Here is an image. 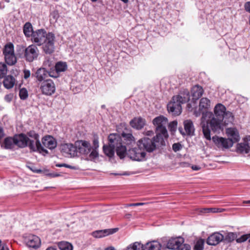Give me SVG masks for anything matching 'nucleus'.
<instances>
[{
	"label": "nucleus",
	"mask_w": 250,
	"mask_h": 250,
	"mask_svg": "<svg viewBox=\"0 0 250 250\" xmlns=\"http://www.w3.org/2000/svg\"><path fill=\"white\" fill-rule=\"evenodd\" d=\"M115 150L117 155L121 158H124L125 154L134 161H142L146 160V153L141 147L130 148L122 144V137L116 133H110V158L114 155Z\"/></svg>",
	"instance_id": "obj_1"
},
{
	"label": "nucleus",
	"mask_w": 250,
	"mask_h": 250,
	"mask_svg": "<svg viewBox=\"0 0 250 250\" xmlns=\"http://www.w3.org/2000/svg\"><path fill=\"white\" fill-rule=\"evenodd\" d=\"M31 40L36 45H42V50L46 54L54 52L55 36L52 32H47L44 29H38L34 32Z\"/></svg>",
	"instance_id": "obj_2"
},
{
	"label": "nucleus",
	"mask_w": 250,
	"mask_h": 250,
	"mask_svg": "<svg viewBox=\"0 0 250 250\" xmlns=\"http://www.w3.org/2000/svg\"><path fill=\"white\" fill-rule=\"evenodd\" d=\"M190 99L189 92L187 89L181 90L179 94L174 96L172 100L167 105V110L172 115L177 116L182 112L181 104L189 101Z\"/></svg>",
	"instance_id": "obj_3"
},
{
	"label": "nucleus",
	"mask_w": 250,
	"mask_h": 250,
	"mask_svg": "<svg viewBox=\"0 0 250 250\" xmlns=\"http://www.w3.org/2000/svg\"><path fill=\"white\" fill-rule=\"evenodd\" d=\"M208 116L209 119L206 122L203 121L201 123L202 131L204 137L208 140H211L210 130L214 132H219L222 130V125L224 124L223 121L218 120L214 116L211 112H206V117Z\"/></svg>",
	"instance_id": "obj_4"
},
{
	"label": "nucleus",
	"mask_w": 250,
	"mask_h": 250,
	"mask_svg": "<svg viewBox=\"0 0 250 250\" xmlns=\"http://www.w3.org/2000/svg\"><path fill=\"white\" fill-rule=\"evenodd\" d=\"M165 140L162 137L158 136L156 138V135L152 139L144 137L138 141L137 146L141 147L144 151L152 152L156 149L157 147L165 146Z\"/></svg>",
	"instance_id": "obj_5"
},
{
	"label": "nucleus",
	"mask_w": 250,
	"mask_h": 250,
	"mask_svg": "<svg viewBox=\"0 0 250 250\" xmlns=\"http://www.w3.org/2000/svg\"><path fill=\"white\" fill-rule=\"evenodd\" d=\"M214 116L223 122L224 125L232 124L234 121V116L232 113L227 111L226 107L221 104H217L214 108Z\"/></svg>",
	"instance_id": "obj_6"
},
{
	"label": "nucleus",
	"mask_w": 250,
	"mask_h": 250,
	"mask_svg": "<svg viewBox=\"0 0 250 250\" xmlns=\"http://www.w3.org/2000/svg\"><path fill=\"white\" fill-rule=\"evenodd\" d=\"M152 123L156 128V138L159 136L164 139H167L168 137V134L166 128V125L168 123L167 119L164 116L160 115L155 118L153 120Z\"/></svg>",
	"instance_id": "obj_7"
},
{
	"label": "nucleus",
	"mask_w": 250,
	"mask_h": 250,
	"mask_svg": "<svg viewBox=\"0 0 250 250\" xmlns=\"http://www.w3.org/2000/svg\"><path fill=\"white\" fill-rule=\"evenodd\" d=\"M39 84L40 90L43 95L50 96L56 92L55 84L51 79H46Z\"/></svg>",
	"instance_id": "obj_8"
},
{
	"label": "nucleus",
	"mask_w": 250,
	"mask_h": 250,
	"mask_svg": "<svg viewBox=\"0 0 250 250\" xmlns=\"http://www.w3.org/2000/svg\"><path fill=\"white\" fill-rule=\"evenodd\" d=\"M39 55V50L36 45H30L24 50V58L29 62L37 60Z\"/></svg>",
	"instance_id": "obj_9"
},
{
	"label": "nucleus",
	"mask_w": 250,
	"mask_h": 250,
	"mask_svg": "<svg viewBox=\"0 0 250 250\" xmlns=\"http://www.w3.org/2000/svg\"><path fill=\"white\" fill-rule=\"evenodd\" d=\"M162 243L166 244V248L170 250H176L179 245L184 243V239L181 237H171L168 239L166 237L162 238Z\"/></svg>",
	"instance_id": "obj_10"
},
{
	"label": "nucleus",
	"mask_w": 250,
	"mask_h": 250,
	"mask_svg": "<svg viewBox=\"0 0 250 250\" xmlns=\"http://www.w3.org/2000/svg\"><path fill=\"white\" fill-rule=\"evenodd\" d=\"M61 151L66 157L75 156L77 153V146L72 144H63L61 145Z\"/></svg>",
	"instance_id": "obj_11"
},
{
	"label": "nucleus",
	"mask_w": 250,
	"mask_h": 250,
	"mask_svg": "<svg viewBox=\"0 0 250 250\" xmlns=\"http://www.w3.org/2000/svg\"><path fill=\"white\" fill-rule=\"evenodd\" d=\"M212 139L214 143L218 147L228 148L231 147L233 144V142L231 139L219 137L216 136H213Z\"/></svg>",
	"instance_id": "obj_12"
},
{
	"label": "nucleus",
	"mask_w": 250,
	"mask_h": 250,
	"mask_svg": "<svg viewBox=\"0 0 250 250\" xmlns=\"http://www.w3.org/2000/svg\"><path fill=\"white\" fill-rule=\"evenodd\" d=\"M27 146L29 147L31 152H39L40 153L44 152L46 154H48L49 153L48 150L42 146L40 140H39V144H38L37 141L29 138V142L27 143Z\"/></svg>",
	"instance_id": "obj_13"
},
{
	"label": "nucleus",
	"mask_w": 250,
	"mask_h": 250,
	"mask_svg": "<svg viewBox=\"0 0 250 250\" xmlns=\"http://www.w3.org/2000/svg\"><path fill=\"white\" fill-rule=\"evenodd\" d=\"M48 76L53 78L58 77V75H53L52 73V72L47 71L44 68H40L38 69L35 73V77L40 83H41L43 81L48 79L47 78Z\"/></svg>",
	"instance_id": "obj_14"
},
{
	"label": "nucleus",
	"mask_w": 250,
	"mask_h": 250,
	"mask_svg": "<svg viewBox=\"0 0 250 250\" xmlns=\"http://www.w3.org/2000/svg\"><path fill=\"white\" fill-rule=\"evenodd\" d=\"M15 144L20 148H24L27 146L29 137L24 133L15 134L14 135Z\"/></svg>",
	"instance_id": "obj_15"
},
{
	"label": "nucleus",
	"mask_w": 250,
	"mask_h": 250,
	"mask_svg": "<svg viewBox=\"0 0 250 250\" xmlns=\"http://www.w3.org/2000/svg\"><path fill=\"white\" fill-rule=\"evenodd\" d=\"M42 142L44 147L50 150L55 148L57 145L56 139L51 135H46L42 137Z\"/></svg>",
	"instance_id": "obj_16"
},
{
	"label": "nucleus",
	"mask_w": 250,
	"mask_h": 250,
	"mask_svg": "<svg viewBox=\"0 0 250 250\" xmlns=\"http://www.w3.org/2000/svg\"><path fill=\"white\" fill-rule=\"evenodd\" d=\"M184 129L186 133L183 131L181 127L179 128V130L183 135H187L188 136H192L194 133V127L193 122L190 120H187L184 122Z\"/></svg>",
	"instance_id": "obj_17"
},
{
	"label": "nucleus",
	"mask_w": 250,
	"mask_h": 250,
	"mask_svg": "<svg viewBox=\"0 0 250 250\" xmlns=\"http://www.w3.org/2000/svg\"><path fill=\"white\" fill-rule=\"evenodd\" d=\"M224 239V235L218 232H214L208 237L207 240V243L208 245L215 246L223 241Z\"/></svg>",
	"instance_id": "obj_18"
},
{
	"label": "nucleus",
	"mask_w": 250,
	"mask_h": 250,
	"mask_svg": "<svg viewBox=\"0 0 250 250\" xmlns=\"http://www.w3.org/2000/svg\"><path fill=\"white\" fill-rule=\"evenodd\" d=\"M129 125L136 130L142 129L146 125V119L139 116L133 118L129 122Z\"/></svg>",
	"instance_id": "obj_19"
},
{
	"label": "nucleus",
	"mask_w": 250,
	"mask_h": 250,
	"mask_svg": "<svg viewBox=\"0 0 250 250\" xmlns=\"http://www.w3.org/2000/svg\"><path fill=\"white\" fill-rule=\"evenodd\" d=\"M26 243L28 247L37 249L41 245V240L38 236L35 235H30L26 239Z\"/></svg>",
	"instance_id": "obj_20"
},
{
	"label": "nucleus",
	"mask_w": 250,
	"mask_h": 250,
	"mask_svg": "<svg viewBox=\"0 0 250 250\" xmlns=\"http://www.w3.org/2000/svg\"><path fill=\"white\" fill-rule=\"evenodd\" d=\"M0 144L1 148L5 149H13L15 145L14 136L13 137H6L3 142L0 140Z\"/></svg>",
	"instance_id": "obj_21"
},
{
	"label": "nucleus",
	"mask_w": 250,
	"mask_h": 250,
	"mask_svg": "<svg viewBox=\"0 0 250 250\" xmlns=\"http://www.w3.org/2000/svg\"><path fill=\"white\" fill-rule=\"evenodd\" d=\"M191 92L192 100L196 101L202 96L204 90L202 86L195 85L191 88Z\"/></svg>",
	"instance_id": "obj_22"
},
{
	"label": "nucleus",
	"mask_w": 250,
	"mask_h": 250,
	"mask_svg": "<svg viewBox=\"0 0 250 250\" xmlns=\"http://www.w3.org/2000/svg\"><path fill=\"white\" fill-rule=\"evenodd\" d=\"M162 244L157 241H152L147 242L145 245H143L144 250H161Z\"/></svg>",
	"instance_id": "obj_23"
},
{
	"label": "nucleus",
	"mask_w": 250,
	"mask_h": 250,
	"mask_svg": "<svg viewBox=\"0 0 250 250\" xmlns=\"http://www.w3.org/2000/svg\"><path fill=\"white\" fill-rule=\"evenodd\" d=\"M226 133L229 137V139L233 141V143L238 142L239 140L240 137L239 133L237 129L234 128H228L226 129Z\"/></svg>",
	"instance_id": "obj_24"
},
{
	"label": "nucleus",
	"mask_w": 250,
	"mask_h": 250,
	"mask_svg": "<svg viewBox=\"0 0 250 250\" xmlns=\"http://www.w3.org/2000/svg\"><path fill=\"white\" fill-rule=\"evenodd\" d=\"M210 100L206 98H203L200 100L199 103V110L203 114L202 118H205L206 113L204 111L208 109L210 107Z\"/></svg>",
	"instance_id": "obj_25"
},
{
	"label": "nucleus",
	"mask_w": 250,
	"mask_h": 250,
	"mask_svg": "<svg viewBox=\"0 0 250 250\" xmlns=\"http://www.w3.org/2000/svg\"><path fill=\"white\" fill-rule=\"evenodd\" d=\"M3 78L4 79L2 83L5 88L9 89L13 87L16 82V80L13 76L7 75L5 76Z\"/></svg>",
	"instance_id": "obj_26"
},
{
	"label": "nucleus",
	"mask_w": 250,
	"mask_h": 250,
	"mask_svg": "<svg viewBox=\"0 0 250 250\" xmlns=\"http://www.w3.org/2000/svg\"><path fill=\"white\" fill-rule=\"evenodd\" d=\"M23 33L26 37H32L33 33V26L30 22H27L25 23L23 28Z\"/></svg>",
	"instance_id": "obj_27"
},
{
	"label": "nucleus",
	"mask_w": 250,
	"mask_h": 250,
	"mask_svg": "<svg viewBox=\"0 0 250 250\" xmlns=\"http://www.w3.org/2000/svg\"><path fill=\"white\" fill-rule=\"evenodd\" d=\"M108 235H109V229L97 230L92 233V235L97 238H101Z\"/></svg>",
	"instance_id": "obj_28"
},
{
	"label": "nucleus",
	"mask_w": 250,
	"mask_h": 250,
	"mask_svg": "<svg viewBox=\"0 0 250 250\" xmlns=\"http://www.w3.org/2000/svg\"><path fill=\"white\" fill-rule=\"evenodd\" d=\"M122 135L125 141V143L127 145V147H128L129 145L135 143L134 137L131 133H123Z\"/></svg>",
	"instance_id": "obj_29"
},
{
	"label": "nucleus",
	"mask_w": 250,
	"mask_h": 250,
	"mask_svg": "<svg viewBox=\"0 0 250 250\" xmlns=\"http://www.w3.org/2000/svg\"><path fill=\"white\" fill-rule=\"evenodd\" d=\"M237 151L241 153H248L250 151V147L245 142L238 144Z\"/></svg>",
	"instance_id": "obj_30"
},
{
	"label": "nucleus",
	"mask_w": 250,
	"mask_h": 250,
	"mask_svg": "<svg viewBox=\"0 0 250 250\" xmlns=\"http://www.w3.org/2000/svg\"><path fill=\"white\" fill-rule=\"evenodd\" d=\"M67 66L65 62H58L55 66V69L56 71V74L55 75L58 76V73L64 72L67 69Z\"/></svg>",
	"instance_id": "obj_31"
},
{
	"label": "nucleus",
	"mask_w": 250,
	"mask_h": 250,
	"mask_svg": "<svg viewBox=\"0 0 250 250\" xmlns=\"http://www.w3.org/2000/svg\"><path fill=\"white\" fill-rule=\"evenodd\" d=\"M4 59L6 63L9 65H13L17 62V58L15 53L4 55Z\"/></svg>",
	"instance_id": "obj_32"
},
{
	"label": "nucleus",
	"mask_w": 250,
	"mask_h": 250,
	"mask_svg": "<svg viewBox=\"0 0 250 250\" xmlns=\"http://www.w3.org/2000/svg\"><path fill=\"white\" fill-rule=\"evenodd\" d=\"M14 53V47L12 43H7L4 47L3 54L4 55H10Z\"/></svg>",
	"instance_id": "obj_33"
},
{
	"label": "nucleus",
	"mask_w": 250,
	"mask_h": 250,
	"mask_svg": "<svg viewBox=\"0 0 250 250\" xmlns=\"http://www.w3.org/2000/svg\"><path fill=\"white\" fill-rule=\"evenodd\" d=\"M126 250H144L143 249V245L139 242H135L130 244L127 248Z\"/></svg>",
	"instance_id": "obj_34"
},
{
	"label": "nucleus",
	"mask_w": 250,
	"mask_h": 250,
	"mask_svg": "<svg viewBox=\"0 0 250 250\" xmlns=\"http://www.w3.org/2000/svg\"><path fill=\"white\" fill-rule=\"evenodd\" d=\"M225 210V209L219 208H203L200 209V212L202 213H208L209 212H222Z\"/></svg>",
	"instance_id": "obj_35"
},
{
	"label": "nucleus",
	"mask_w": 250,
	"mask_h": 250,
	"mask_svg": "<svg viewBox=\"0 0 250 250\" xmlns=\"http://www.w3.org/2000/svg\"><path fill=\"white\" fill-rule=\"evenodd\" d=\"M58 246L61 250H73L72 244L67 242H61Z\"/></svg>",
	"instance_id": "obj_36"
},
{
	"label": "nucleus",
	"mask_w": 250,
	"mask_h": 250,
	"mask_svg": "<svg viewBox=\"0 0 250 250\" xmlns=\"http://www.w3.org/2000/svg\"><path fill=\"white\" fill-rule=\"evenodd\" d=\"M26 135L30 139H34L35 141H37L38 144H39L40 135L34 130H30L27 132Z\"/></svg>",
	"instance_id": "obj_37"
},
{
	"label": "nucleus",
	"mask_w": 250,
	"mask_h": 250,
	"mask_svg": "<svg viewBox=\"0 0 250 250\" xmlns=\"http://www.w3.org/2000/svg\"><path fill=\"white\" fill-rule=\"evenodd\" d=\"M178 123L176 121H173L169 123L168 128L171 134H174L177 129Z\"/></svg>",
	"instance_id": "obj_38"
},
{
	"label": "nucleus",
	"mask_w": 250,
	"mask_h": 250,
	"mask_svg": "<svg viewBox=\"0 0 250 250\" xmlns=\"http://www.w3.org/2000/svg\"><path fill=\"white\" fill-rule=\"evenodd\" d=\"M7 72V66L4 63H0V79L6 76Z\"/></svg>",
	"instance_id": "obj_39"
},
{
	"label": "nucleus",
	"mask_w": 250,
	"mask_h": 250,
	"mask_svg": "<svg viewBox=\"0 0 250 250\" xmlns=\"http://www.w3.org/2000/svg\"><path fill=\"white\" fill-rule=\"evenodd\" d=\"M19 96L20 99L22 100L27 99L28 97V93L25 88H22L20 89L19 91Z\"/></svg>",
	"instance_id": "obj_40"
},
{
	"label": "nucleus",
	"mask_w": 250,
	"mask_h": 250,
	"mask_svg": "<svg viewBox=\"0 0 250 250\" xmlns=\"http://www.w3.org/2000/svg\"><path fill=\"white\" fill-rule=\"evenodd\" d=\"M204 240L200 239L198 240L195 244L194 250H203L204 249Z\"/></svg>",
	"instance_id": "obj_41"
},
{
	"label": "nucleus",
	"mask_w": 250,
	"mask_h": 250,
	"mask_svg": "<svg viewBox=\"0 0 250 250\" xmlns=\"http://www.w3.org/2000/svg\"><path fill=\"white\" fill-rule=\"evenodd\" d=\"M236 237V234L233 232H229L226 235L223 240L227 242H231L233 241Z\"/></svg>",
	"instance_id": "obj_42"
},
{
	"label": "nucleus",
	"mask_w": 250,
	"mask_h": 250,
	"mask_svg": "<svg viewBox=\"0 0 250 250\" xmlns=\"http://www.w3.org/2000/svg\"><path fill=\"white\" fill-rule=\"evenodd\" d=\"M91 151V148H87V149L85 147H77V151H79L82 154L87 155L89 154Z\"/></svg>",
	"instance_id": "obj_43"
},
{
	"label": "nucleus",
	"mask_w": 250,
	"mask_h": 250,
	"mask_svg": "<svg viewBox=\"0 0 250 250\" xmlns=\"http://www.w3.org/2000/svg\"><path fill=\"white\" fill-rule=\"evenodd\" d=\"M78 144H79V146H78L79 147H85L86 149L87 148H91L90 143L87 141L81 140L78 142Z\"/></svg>",
	"instance_id": "obj_44"
},
{
	"label": "nucleus",
	"mask_w": 250,
	"mask_h": 250,
	"mask_svg": "<svg viewBox=\"0 0 250 250\" xmlns=\"http://www.w3.org/2000/svg\"><path fill=\"white\" fill-rule=\"evenodd\" d=\"M248 233L241 236L239 238L236 239V241L238 243H241L248 240Z\"/></svg>",
	"instance_id": "obj_45"
},
{
	"label": "nucleus",
	"mask_w": 250,
	"mask_h": 250,
	"mask_svg": "<svg viewBox=\"0 0 250 250\" xmlns=\"http://www.w3.org/2000/svg\"><path fill=\"white\" fill-rule=\"evenodd\" d=\"M27 167L34 173H39L42 171L41 169L37 168L36 167L32 164L27 165Z\"/></svg>",
	"instance_id": "obj_46"
},
{
	"label": "nucleus",
	"mask_w": 250,
	"mask_h": 250,
	"mask_svg": "<svg viewBox=\"0 0 250 250\" xmlns=\"http://www.w3.org/2000/svg\"><path fill=\"white\" fill-rule=\"evenodd\" d=\"M182 148V146L180 143H174L172 145V149L174 152L180 151Z\"/></svg>",
	"instance_id": "obj_47"
},
{
	"label": "nucleus",
	"mask_w": 250,
	"mask_h": 250,
	"mask_svg": "<svg viewBox=\"0 0 250 250\" xmlns=\"http://www.w3.org/2000/svg\"><path fill=\"white\" fill-rule=\"evenodd\" d=\"M98 157V152L97 149L92 148L90 152L89 157L91 159H94Z\"/></svg>",
	"instance_id": "obj_48"
},
{
	"label": "nucleus",
	"mask_w": 250,
	"mask_h": 250,
	"mask_svg": "<svg viewBox=\"0 0 250 250\" xmlns=\"http://www.w3.org/2000/svg\"><path fill=\"white\" fill-rule=\"evenodd\" d=\"M176 250H190V247L188 244H182L176 249Z\"/></svg>",
	"instance_id": "obj_49"
},
{
	"label": "nucleus",
	"mask_w": 250,
	"mask_h": 250,
	"mask_svg": "<svg viewBox=\"0 0 250 250\" xmlns=\"http://www.w3.org/2000/svg\"><path fill=\"white\" fill-rule=\"evenodd\" d=\"M50 16L55 21H57L60 17L58 11H53L51 13Z\"/></svg>",
	"instance_id": "obj_50"
},
{
	"label": "nucleus",
	"mask_w": 250,
	"mask_h": 250,
	"mask_svg": "<svg viewBox=\"0 0 250 250\" xmlns=\"http://www.w3.org/2000/svg\"><path fill=\"white\" fill-rule=\"evenodd\" d=\"M103 151L106 156L109 157V143L103 146Z\"/></svg>",
	"instance_id": "obj_51"
},
{
	"label": "nucleus",
	"mask_w": 250,
	"mask_h": 250,
	"mask_svg": "<svg viewBox=\"0 0 250 250\" xmlns=\"http://www.w3.org/2000/svg\"><path fill=\"white\" fill-rule=\"evenodd\" d=\"M99 147V141L97 137H94L93 140V146L91 147L92 148L97 149Z\"/></svg>",
	"instance_id": "obj_52"
},
{
	"label": "nucleus",
	"mask_w": 250,
	"mask_h": 250,
	"mask_svg": "<svg viewBox=\"0 0 250 250\" xmlns=\"http://www.w3.org/2000/svg\"><path fill=\"white\" fill-rule=\"evenodd\" d=\"M23 73H24V78L25 79H27L28 78L30 77L31 73L30 71L29 70L25 69L23 70Z\"/></svg>",
	"instance_id": "obj_53"
},
{
	"label": "nucleus",
	"mask_w": 250,
	"mask_h": 250,
	"mask_svg": "<svg viewBox=\"0 0 250 250\" xmlns=\"http://www.w3.org/2000/svg\"><path fill=\"white\" fill-rule=\"evenodd\" d=\"M12 97H13V96L12 94H8V95H6L4 97V99L7 101V102H10L12 99Z\"/></svg>",
	"instance_id": "obj_54"
},
{
	"label": "nucleus",
	"mask_w": 250,
	"mask_h": 250,
	"mask_svg": "<svg viewBox=\"0 0 250 250\" xmlns=\"http://www.w3.org/2000/svg\"><path fill=\"white\" fill-rule=\"evenodd\" d=\"M245 10H246V11L250 13V1L247 2L245 4Z\"/></svg>",
	"instance_id": "obj_55"
},
{
	"label": "nucleus",
	"mask_w": 250,
	"mask_h": 250,
	"mask_svg": "<svg viewBox=\"0 0 250 250\" xmlns=\"http://www.w3.org/2000/svg\"><path fill=\"white\" fill-rule=\"evenodd\" d=\"M145 203H132L128 204L127 205V207H131V206H139L144 205Z\"/></svg>",
	"instance_id": "obj_56"
},
{
	"label": "nucleus",
	"mask_w": 250,
	"mask_h": 250,
	"mask_svg": "<svg viewBox=\"0 0 250 250\" xmlns=\"http://www.w3.org/2000/svg\"><path fill=\"white\" fill-rule=\"evenodd\" d=\"M154 133H153V131L152 130H148V131H146L145 132V134L146 136H152V135H153Z\"/></svg>",
	"instance_id": "obj_57"
},
{
	"label": "nucleus",
	"mask_w": 250,
	"mask_h": 250,
	"mask_svg": "<svg viewBox=\"0 0 250 250\" xmlns=\"http://www.w3.org/2000/svg\"><path fill=\"white\" fill-rule=\"evenodd\" d=\"M119 228H114V229H110V235L111 234H112L114 233H116L117 232L118 230H119Z\"/></svg>",
	"instance_id": "obj_58"
},
{
	"label": "nucleus",
	"mask_w": 250,
	"mask_h": 250,
	"mask_svg": "<svg viewBox=\"0 0 250 250\" xmlns=\"http://www.w3.org/2000/svg\"><path fill=\"white\" fill-rule=\"evenodd\" d=\"M48 175L51 177H56L60 176V174L54 173H49Z\"/></svg>",
	"instance_id": "obj_59"
},
{
	"label": "nucleus",
	"mask_w": 250,
	"mask_h": 250,
	"mask_svg": "<svg viewBox=\"0 0 250 250\" xmlns=\"http://www.w3.org/2000/svg\"><path fill=\"white\" fill-rule=\"evenodd\" d=\"M191 168L193 170H198L200 169L201 167L198 166L193 165L191 167Z\"/></svg>",
	"instance_id": "obj_60"
},
{
	"label": "nucleus",
	"mask_w": 250,
	"mask_h": 250,
	"mask_svg": "<svg viewBox=\"0 0 250 250\" xmlns=\"http://www.w3.org/2000/svg\"><path fill=\"white\" fill-rule=\"evenodd\" d=\"M5 5L3 1H0V9H3L5 8Z\"/></svg>",
	"instance_id": "obj_61"
},
{
	"label": "nucleus",
	"mask_w": 250,
	"mask_h": 250,
	"mask_svg": "<svg viewBox=\"0 0 250 250\" xmlns=\"http://www.w3.org/2000/svg\"><path fill=\"white\" fill-rule=\"evenodd\" d=\"M110 175H127V174L125 173H110Z\"/></svg>",
	"instance_id": "obj_62"
},
{
	"label": "nucleus",
	"mask_w": 250,
	"mask_h": 250,
	"mask_svg": "<svg viewBox=\"0 0 250 250\" xmlns=\"http://www.w3.org/2000/svg\"><path fill=\"white\" fill-rule=\"evenodd\" d=\"M0 250H9L8 248L5 245H3Z\"/></svg>",
	"instance_id": "obj_63"
},
{
	"label": "nucleus",
	"mask_w": 250,
	"mask_h": 250,
	"mask_svg": "<svg viewBox=\"0 0 250 250\" xmlns=\"http://www.w3.org/2000/svg\"><path fill=\"white\" fill-rule=\"evenodd\" d=\"M56 166L57 167H65L66 164H57V165H56Z\"/></svg>",
	"instance_id": "obj_64"
}]
</instances>
